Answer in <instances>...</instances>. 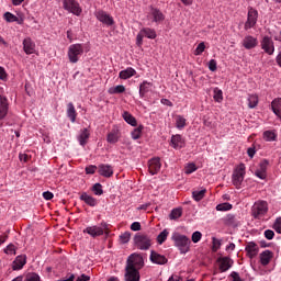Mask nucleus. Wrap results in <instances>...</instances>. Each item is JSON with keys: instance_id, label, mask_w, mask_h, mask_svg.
<instances>
[{"instance_id": "nucleus-1", "label": "nucleus", "mask_w": 281, "mask_h": 281, "mask_svg": "<svg viewBox=\"0 0 281 281\" xmlns=\"http://www.w3.org/2000/svg\"><path fill=\"white\" fill-rule=\"evenodd\" d=\"M133 246L140 251H148L153 247V239L144 233H136L133 237Z\"/></svg>"}, {"instance_id": "nucleus-2", "label": "nucleus", "mask_w": 281, "mask_h": 281, "mask_svg": "<svg viewBox=\"0 0 281 281\" xmlns=\"http://www.w3.org/2000/svg\"><path fill=\"white\" fill-rule=\"evenodd\" d=\"M171 240H173L175 247L179 249L180 254H188V251H190V245H192V241L188 236L175 232L171 236Z\"/></svg>"}, {"instance_id": "nucleus-3", "label": "nucleus", "mask_w": 281, "mask_h": 281, "mask_svg": "<svg viewBox=\"0 0 281 281\" xmlns=\"http://www.w3.org/2000/svg\"><path fill=\"white\" fill-rule=\"evenodd\" d=\"M245 164H239V166L234 170L232 176L233 186L240 188L243 181H245Z\"/></svg>"}, {"instance_id": "nucleus-4", "label": "nucleus", "mask_w": 281, "mask_h": 281, "mask_svg": "<svg viewBox=\"0 0 281 281\" xmlns=\"http://www.w3.org/2000/svg\"><path fill=\"white\" fill-rule=\"evenodd\" d=\"M267 212H269L267 201L256 202L251 209L254 218H260V216H265Z\"/></svg>"}, {"instance_id": "nucleus-5", "label": "nucleus", "mask_w": 281, "mask_h": 281, "mask_svg": "<svg viewBox=\"0 0 281 281\" xmlns=\"http://www.w3.org/2000/svg\"><path fill=\"white\" fill-rule=\"evenodd\" d=\"M139 270L133 266V263L130 261L127 266H125V274L124 280L125 281H139L140 280Z\"/></svg>"}, {"instance_id": "nucleus-6", "label": "nucleus", "mask_w": 281, "mask_h": 281, "mask_svg": "<svg viewBox=\"0 0 281 281\" xmlns=\"http://www.w3.org/2000/svg\"><path fill=\"white\" fill-rule=\"evenodd\" d=\"M81 54H85L82 44H72L69 46L68 57L70 63H78V56H81Z\"/></svg>"}, {"instance_id": "nucleus-7", "label": "nucleus", "mask_w": 281, "mask_h": 281, "mask_svg": "<svg viewBox=\"0 0 281 281\" xmlns=\"http://www.w3.org/2000/svg\"><path fill=\"white\" fill-rule=\"evenodd\" d=\"M63 5L64 10H67V12L75 14V16H80V14H82L80 3H78L76 0H64Z\"/></svg>"}, {"instance_id": "nucleus-8", "label": "nucleus", "mask_w": 281, "mask_h": 281, "mask_svg": "<svg viewBox=\"0 0 281 281\" xmlns=\"http://www.w3.org/2000/svg\"><path fill=\"white\" fill-rule=\"evenodd\" d=\"M130 262L133 265L134 269H137V271H139V269L144 267V257L142 256V254L133 252L128 256L126 260V266H128Z\"/></svg>"}, {"instance_id": "nucleus-9", "label": "nucleus", "mask_w": 281, "mask_h": 281, "mask_svg": "<svg viewBox=\"0 0 281 281\" xmlns=\"http://www.w3.org/2000/svg\"><path fill=\"white\" fill-rule=\"evenodd\" d=\"M258 23V10L254 8H248L247 21L245 23V30H251Z\"/></svg>"}, {"instance_id": "nucleus-10", "label": "nucleus", "mask_w": 281, "mask_h": 281, "mask_svg": "<svg viewBox=\"0 0 281 281\" xmlns=\"http://www.w3.org/2000/svg\"><path fill=\"white\" fill-rule=\"evenodd\" d=\"M261 49H263V52L268 54V56H273V53L276 52L273 40H271V37L269 36H265L261 41Z\"/></svg>"}, {"instance_id": "nucleus-11", "label": "nucleus", "mask_w": 281, "mask_h": 281, "mask_svg": "<svg viewBox=\"0 0 281 281\" xmlns=\"http://www.w3.org/2000/svg\"><path fill=\"white\" fill-rule=\"evenodd\" d=\"M217 262L220 265L221 273H225V271H229V269L234 267V259H231L229 257H220L217 258Z\"/></svg>"}, {"instance_id": "nucleus-12", "label": "nucleus", "mask_w": 281, "mask_h": 281, "mask_svg": "<svg viewBox=\"0 0 281 281\" xmlns=\"http://www.w3.org/2000/svg\"><path fill=\"white\" fill-rule=\"evenodd\" d=\"M245 251H246L248 258H250V260H254V258H256V256H258L260 248L258 247V244H256L255 241H248L245 247Z\"/></svg>"}, {"instance_id": "nucleus-13", "label": "nucleus", "mask_w": 281, "mask_h": 281, "mask_svg": "<svg viewBox=\"0 0 281 281\" xmlns=\"http://www.w3.org/2000/svg\"><path fill=\"white\" fill-rule=\"evenodd\" d=\"M150 262L154 265H167L168 263V258L166 256L158 254L155 250L150 251L149 256Z\"/></svg>"}, {"instance_id": "nucleus-14", "label": "nucleus", "mask_w": 281, "mask_h": 281, "mask_svg": "<svg viewBox=\"0 0 281 281\" xmlns=\"http://www.w3.org/2000/svg\"><path fill=\"white\" fill-rule=\"evenodd\" d=\"M148 166H149V173L151 176H155L157 175V172H159V170H161V159L159 157L151 158L148 161Z\"/></svg>"}, {"instance_id": "nucleus-15", "label": "nucleus", "mask_w": 281, "mask_h": 281, "mask_svg": "<svg viewBox=\"0 0 281 281\" xmlns=\"http://www.w3.org/2000/svg\"><path fill=\"white\" fill-rule=\"evenodd\" d=\"M95 16H97L98 21H100L104 25H114L115 24V21L113 20V16H110L104 11H98L95 13Z\"/></svg>"}, {"instance_id": "nucleus-16", "label": "nucleus", "mask_w": 281, "mask_h": 281, "mask_svg": "<svg viewBox=\"0 0 281 281\" xmlns=\"http://www.w3.org/2000/svg\"><path fill=\"white\" fill-rule=\"evenodd\" d=\"M9 110L10 103H8V98L0 94V121L5 120Z\"/></svg>"}, {"instance_id": "nucleus-17", "label": "nucleus", "mask_w": 281, "mask_h": 281, "mask_svg": "<svg viewBox=\"0 0 281 281\" xmlns=\"http://www.w3.org/2000/svg\"><path fill=\"white\" fill-rule=\"evenodd\" d=\"M27 263V256L25 255H20L15 258V260L12 263V269L13 271H19L25 267Z\"/></svg>"}, {"instance_id": "nucleus-18", "label": "nucleus", "mask_w": 281, "mask_h": 281, "mask_svg": "<svg viewBox=\"0 0 281 281\" xmlns=\"http://www.w3.org/2000/svg\"><path fill=\"white\" fill-rule=\"evenodd\" d=\"M83 234H89L92 238H98V236H103L104 231H102V227L99 226H88L83 229Z\"/></svg>"}, {"instance_id": "nucleus-19", "label": "nucleus", "mask_w": 281, "mask_h": 281, "mask_svg": "<svg viewBox=\"0 0 281 281\" xmlns=\"http://www.w3.org/2000/svg\"><path fill=\"white\" fill-rule=\"evenodd\" d=\"M99 175H101V177H105L106 179L113 177V166L104 164L99 165Z\"/></svg>"}, {"instance_id": "nucleus-20", "label": "nucleus", "mask_w": 281, "mask_h": 281, "mask_svg": "<svg viewBox=\"0 0 281 281\" xmlns=\"http://www.w3.org/2000/svg\"><path fill=\"white\" fill-rule=\"evenodd\" d=\"M23 50L27 55L34 54V52H36V44L32 42V38L26 37L23 40Z\"/></svg>"}, {"instance_id": "nucleus-21", "label": "nucleus", "mask_w": 281, "mask_h": 281, "mask_svg": "<svg viewBox=\"0 0 281 281\" xmlns=\"http://www.w3.org/2000/svg\"><path fill=\"white\" fill-rule=\"evenodd\" d=\"M243 46L245 47V49H254V47L258 46V38L248 35L244 38Z\"/></svg>"}, {"instance_id": "nucleus-22", "label": "nucleus", "mask_w": 281, "mask_h": 281, "mask_svg": "<svg viewBox=\"0 0 281 281\" xmlns=\"http://www.w3.org/2000/svg\"><path fill=\"white\" fill-rule=\"evenodd\" d=\"M80 201H83L86 205H89L90 207H95V205H98V200L89 195L87 192H83L80 195Z\"/></svg>"}, {"instance_id": "nucleus-23", "label": "nucleus", "mask_w": 281, "mask_h": 281, "mask_svg": "<svg viewBox=\"0 0 281 281\" xmlns=\"http://www.w3.org/2000/svg\"><path fill=\"white\" fill-rule=\"evenodd\" d=\"M260 262L263 267H267L269 262H271V258H273V251L271 250H263L260 256Z\"/></svg>"}, {"instance_id": "nucleus-24", "label": "nucleus", "mask_w": 281, "mask_h": 281, "mask_svg": "<svg viewBox=\"0 0 281 281\" xmlns=\"http://www.w3.org/2000/svg\"><path fill=\"white\" fill-rule=\"evenodd\" d=\"M136 74L137 71L134 68L128 67L125 70L120 71L119 78H121V80H128V78H133Z\"/></svg>"}, {"instance_id": "nucleus-25", "label": "nucleus", "mask_w": 281, "mask_h": 281, "mask_svg": "<svg viewBox=\"0 0 281 281\" xmlns=\"http://www.w3.org/2000/svg\"><path fill=\"white\" fill-rule=\"evenodd\" d=\"M151 87H153V82L143 81L139 85V97L145 98L146 93H148V91H150Z\"/></svg>"}, {"instance_id": "nucleus-26", "label": "nucleus", "mask_w": 281, "mask_h": 281, "mask_svg": "<svg viewBox=\"0 0 281 281\" xmlns=\"http://www.w3.org/2000/svg\"><path fill=\"white\" fill-rule=\"evenodd\" d=\"M89 137H91V133H89V128H83L78 137L80 146H86Z\"/></svg>"}, {"instance_id": "nucleus-27", "label": "nucleus", "mask_w": 281, "mask_h": 281, "mask_svg": "<svg viewBox=\"0 0 281 281\" xmlns=\"http://www.w3.org/2000/svg\"><path fill=\"white\" fill-rule=\"evenodd\" d=\"M76 108L74 106V103L67 104V117H69L70 122H76L77 117Z\"/></svg>"}, {"instance_id": "nucleus-28", "label": "nucleus", "mask_w": 281, "mask_h": 281, "mask_svg": "<svg viewBox=\"0 0 281 281\" xmlns=\"http://www.w3.org/2000/svg\"><path fill=\"white\" fill-rule=\"evenodd\" d=\"M271 106H272V111L274 113V115H277L279 119L281 116V98L279 99H274L272 102H271Z\"/></svg>"}, {"instance_id": "nucleus-29", "label": "nucleus", "mask_w": 281, "mask_h": 281, "mask_svg": "<svg viewBox=\"0 0 281 281\" xmlns=\"http://www.w3.org/2000/svg\"><path fill=\"white\" fill-rule=\"evenodd\" d=\"M224 224L228 227H238V222H236V216L234 214L226 215Z\"/></svg>"}, {"instance_id": "nucleus-30", "label": "nucleus", "mask_w": 281, "mask_h": 281, "mask_svg": "<svg viewBox=\"0 0 281 281\" xmlns=\"http://www.w3.org/2000/svg\"><path fill=\"white\" fill-rule=\"evenodd\" d=\"M123 120L131 126H137V119H135V116H133V114H131L130 112L125 111L123 113Z\"/></svg>"}, {"instance_id": "nucleus-31", "label": "nucleus", "mask_w": 281, "mask_h": 281, "mask_svg": "<svg viewBox=\"0 0 281 281\" xmlns=\"http://www.w3.org/2000/svg\"><path fill=\"white\" fill-rule=\"evenodd\" d=\"M181 216H183V209H181V207L171 210V212L169 214L170 221H177V220L181 218Z\"/></svg>"}, {"instance_id": "nucleus-32", "label": "nucleus", "mask_w": 281, "mask_h": 281, "mask_svg": "<svg viewBox=\"0 0 281 281\" xmlns=\"http://www.w3.org/2000/svg\"><path fill=\"white\" fill-rule=\"evenodd\" d=\"M171 146L173 148H183V142L181 135H172L171 136Z\"/></svg>"}, {"instance_id": "nucleus-33", "label": "nucleus", "mask_w": 281, "mask_h": 281, "mask_svg": "<svg viewBox=\"0 0 281 281\" xmlns=\"http://www.w3.org/2000/svg\"><path fill=\"white\" fill-rule=\"evenodd\" d=\"M151 14L155 23H160V21H164L166 19L164 13L159 9H153Z\"/></svg>"}, {"instance_id": "nucleus-34", "label": "nucleus", "mask_w": 281, "mask_h": 281, "mask_svg": "<svg viewBox=\"0 0 281 281\" xmlns=\"http://www.w3.org/2000/svg\"><path fill=\"white\" fill-rule=\"evenodd\" d=\"M3 19L7 23H19V18L9 11L3 14Z\"/></svg>"}, {"instance_id": "nucleus-35", "label": "nucleus", "mask_w": 281, "mask_h": 281, "mask_svg": "<svg viewBox=\"0 0 281 281\" xmlns=\"http://www.w3.org/2000/svg\"><path fill=\"white\" fill-rule=\"evenodd\" d=\"M249 109H256L258 106V94H250L248 97Z\"/></svg>"}, {"instance_id": "nucleus-36", "label": "nucleus", "mask_w": 281, "mask_h": 281, "mask_svg": "<svg viewBox=\"0 0 281 281\" xmlns=\"http://www.w3.org/2000/svg\"><path fill=\"white\" fill-rule=\"evenodd\" d=\"M140 34H143V36H146L147 38H157V33L153 29H143L140 31Z\"/></svg>"}, {"instance_id": "nucleus-37", "label": "nucleus", "mask_w": 281, "mask_h": 281, "mask_svg": "<svg viewBox=\"0 0 281 281\" xmlns=\"http://www.w3.org/2000/svg\"><path fill=\"white\" fill-rule=\"evenodd\" d=\"M124 91H126V88L123 85H119L116 87L110 88L108 92L111 95H115L117 93H124Z\"/></svg>"}, {"instance_id": "nucleus-38", "label": "nucleus", "mask_w": 281, "mask_h": 281, "mask_svg": "<svg viewBox=\"0 0 281 281\" xmlns=\"http://www.w3.org/2000/svg\"><path fill=\"white\" fill-rule=\"evenodd\" d=\"M205 192H207L206 189H202L201 191H193L192 198L194 199V201H202V199L205 198Z\"/></svg>"}, {"instance_id": "nucleus-39", "label": "nucleus", "mask_w": 281, "mask_h": 281, "mask_svg": "<svg viewBox=\"0 0 281 281\" xmlns=\"http://www.w3.org/2000/svg\"><path fill=\"white\" fill-rule=\"evenodd\" d=\"M92 192L95 194V196H102L104 194V190L102 189V184L100 182H97L92 186Z\"/></svg>"}, {"instance_id": "nucleus-40", "label": "nucleus", "mask_w": 281, "mask_h": 281, "mask_svg": "<svg viewBox=\"0 0 281 281\" xmlns=\"http://www.w3.org/2000/svg\"><path fill=\"white\" fill-rule=\"evenodd\" d=\"M168 229H164L158 236H157V243L158 245H164L166 240L168 239Z\"/></svg>"}, {"instance_id": "nucleus-41", "label": "nucleus", "mask_w": 281, "mask_h": 281, "mask_svg": "<svg viewBox=\"0 0 281 281\" xmlns=\"http://www.w3.org/2000/svg\"><path fill=\"white\" fill-rule=\"evenodd\" d=\"M233 205L229 204L228 202H224L222 204L216 205L217 212H229L232 210Z\"/></svg>"}, {"instance_id": "nucleus-42", "label": "nucleus", "mask_w": 281, "mask_h": 281, "mask_svg": "<svg viewBox=\"0 0 281 281\" xmlns=\"http://www.w3.org/2000/svg\"><path fill=\"white\" fill-rule=\"evenodd\" d=\"M131 236H132L131 232H125V233L121 234L120 235V243H121V245L128 244L130 240H131Z\"/></svg>"}, {"instance_id": "nucleus-43", "label": "nucleus", "mask_w": 281, "mask_h": 281, "mask_svg": "<svg viewBox=\"0 0 281 281\" xmlns=\"http://www.w3.org/2000/svg\"><path fill=\"white\" fill-rule=\"evenodd\" d=\"M142 131H144V125H139L138 127L134 128L131 133L133 139H139L142 137Z\"/></svg>"}, {"instance_id": "nucleus-44", "label": "nucleus", "mask_w": 281, "mask_h": 281, "mask_svg": "<svg viewBox=\"0 0 281 281\" xmlns=\"http://www.w3.org/2000/svg\"><path fill=\"white\" fill-rule=\"evenodd\" d=\"M213 93H214L213 98L215 102H223V90L218 88H214Z\"/></svg>"}, {"instance_id": "nucleus-45", "label": "nucleus", "mask_w": 281, "mask_h": 281, "mask_svg": "<svg viewBox=\"0 0 281 281\" xmlns=\"http://www.w3.org/2000/svg\"><path fill=\"white\" fill-rule=\"evenodd\" d=\"M276 137H277L276 133H273L271 131H266L263 133V139L266 142H276Z\"/></svg>"}, {"instance_id": "nucleus-46", "label": "nucleus", "mask_w": 281, "mask_h": 281, "mask_svg": "<svg viewBox=\"0 0 281 281\" xmlns=\"http://www.w3.org/2000/svg\"><path fill=\"white\" fill-rule=\"evenodd\" d=\"M24 281H41V276L36 272H29Z\"/></svg>"}, {"instance_id": "nucleus-47", "label": "nucleus", "mask_w": 281, "mask_h": 281, "mask_svg": "<svg viewBox=\"0 0 281 281\" xmlns=\"http://www.w3.org/2000/svg\"><path fill=\"white\" fill-rule=\"evenodd\" d=\"M186 175H192V172H196V165L194 162L188 164V166L184 168Z\"/></svg>"}, {"instance_id": "nucleus-48", "label": "nucleus", "mask_w": 281, "mask_h": 281, "mask_svg": "<svg viewBox=\"0 0 281 281\" xmlns=\"http://www.w3.org/2000/svg\"><path fill=\"white\" fill-rule=\"evenodd\" d=\"M205 52V43L201 42L198 47L195 48L194 55L195 56H201Z\"/></svg>"}, {"instance_id": "nucleus-49", "label": "nucleus", "mask_w": 281, "mask_h": 281, "mask_svg": "<svg viewBox=\"0 0 281 281\" xmlns=\"http://www.w3.org/2000/svg\"><path fill=\"white\" fill-rule=\"evenodd\" d=\"M176 124H177V128H184L186 127V119L181 115L177 116Z\"/></svg>"}, {"instance_id": "nucleus-50", "label": "nucleus", "mask_w": 281, "mask_h": 281, "mask_svg": "<svg viewBox=\"0 0 281 281\" xmlns=\"http://www.w3.org/2000/svg\"><path fill=\"white\" fill-rule=\"evenodd\" d=\"M201 238H203V234H201L199 231L194 232L191 236L192 243H199Z\"/></svg>"}, {"instance_id": "nucleus-51", "label": "nucleus", "mask_w": 281, "mask_h": 281, "mask_svg": "<svg viewBox=\"0 0 281 281\" xmlns=\"http://www.w3.org/2000/svg\"><path fill=\"white\" fill-rule=\"evenodd\" d=\"M273 229L277 232V234H281V217L276 218Z\"/></svg>"}, {"instance_id": "nucleus-52", "label": "nucleus", "mask_w": 281, "mask_h": 281, "mask_svg": "<svg viewBox=\"0 0 281 281\" xmlns=\"http://www.w3.org/2000/svg\"><path fill=\"white\" fill-rule=\"evenodd\" d=\"M117 140H119L117 134H115V133L108 134L109 144H117Z\"/></svg>"}, {"instance_id": "nucleus-53", "label": "nucleus", "mask_w": 281, "mask_h": 281, "mask_svg": "<svg viewBox=\"0 0 281 281\" xmlns=\"http://www.w3.org/2000/svg\"><path fill=\"white\" fill-rule=\"evenodd\" d=\"M4 254H13L16 255V247L14 244H9L7 248L4 249Z\"/></svg>"}, {"instance_id": "nucleus-54", "label": "nucleus", "mask_w": 281, "mask_h": 281, "mask_svg": "<svg viewBox=\"0 0 281 281\" xmlns=\"http://www.w3.org/2000/svg\"><path fill=\"white\" fill-rule=\"evenodd\" d=\"M268 166H269V160L268 159H263L259 164V170H261L262 172H267Z\"/></svg>"}, {"instance_id": "nucleus-55", "label": "nucleus", "mask_w": 281, "mask_h": 281, "mask_svg": "<svg viewBox=\"0 0 281 281\" xmlns=\"http://www.w3.org/2000/svg\"><path fill=\"white\" fill-rule=\"evenodd\" d=\"M212 240H213V251H218V249H221V239L213 237Z\"/></svg>"}, {"instance_id": "nucleus-56", "label": "nucleus", "mask_w": 281, "mask_h": 281, "mask_svg": "<svg viewBox=\"0 0 281 281\" xmlns=\"http://www.w3.org/2000/svg\"><path fill=\"white\" fill-rule=\"evenodd\" d=\"M132 232H142V224L139 222H133L131 224Z\"/></svg>"}, {"instance_id": "nucleus-57", "label": "nucleus", "mask_w": 281, "mask_h": 281, "mask_svg": "<svg viewBox=\"0 0 281 281\" xmlns=\"http://www.w3.org/2000/svg\"><path fill=\"white\" fill-rule=\"evenodd\" d=\"M274 236L276 233L272 229L265 231V238H267V240H273Z\"/></svg>"}, {"instance_id": "nucleus-58", "label": "nucleus", "mask_w": 281, "mask_h": 281, "mask_svg": "<svg viewBox=\"0 0 281 281\" xmlns=\"http://www.w3.org/2000/svg\"><path fill=\"white\" fill-rule=\"evenodd\" d=\"M95 170H98V167L94 165L86 167V175H95Z\"/></svg>"}, {"instance_id": "nucleus-59", "label": "nucleus", "mask_w": 281, "mask_h": 281, "mask_svg": "<svg viewBox=\"0 0 281 281\" xmlns=\"http://www.w3.org/2000/svg\"><path fill=\"white\" fill-rule=\"evenodd\" d=\"M143 43H144V33H138L136 36L137 47H142Z\"/></svg>"}, {"instance_id": "nucleus-60", "label": "nucleus", "mask_w": 281, "mask_h": 281, "mask_svg": "<svg viewBox=\"0 0 281 281\" xmlns=\"http://www.w3.org/2000/svg\"><path fill=\"white\" fill-rule=\"evenodd\" d=\"M255 175H256V177H258V179H267V171H262L260 169H257Z\"/></svg>"}, {"instance_id": "nucleus-61", "label": "nucleus", "mask_w": 281, "mask_h": 281, "mask_svg": "<svg viewBox=\"0 0 281 281\" xmlns=\"http://www.w3.org/2000/svg\"><path fill=\"white\" fill-rule=\"evenodd\" d=\"M217 64H216V59H211L210 61H209V69H210V71H216V69H217V66H216Z\"/></svg>"}, {"instance_id": "nucleus-62", "label": "nucleus", "mask_w": 281, "mask_h": 281, "mask_svg": "<svg viewBox=\"0 0 281 281\" xmlns=\"http://www.w3.org/2000/svg\"><path fill=\"white\" fill-rule=\"evenodd\" d=\"M43 196H44L45 201H52V199H54V193H52L49 191H45V192H43Z\"/></svg>"}, {"instance_id": "nucleus-63", "label": "nucleus", "mask_w": 281, "mask_h": 281, "mask_svg": "<svg viewBox=\"0 0 281 281\" xmlns=\"http://www.w3.org/2000/svg\"><path fill=\"white\" fill-rule=\"evenodd\" d=\"M231 278H233V281H243V279L240 278V274L236 271H233L231 273Z\"/></svg>"}, {"instance_id": "nucleus-64", "label": "nucleus", "mask_w": 281, "mask_h": 281, "mask_svg": "<svg viewBox=\"0 0 281 281\" xmlns=\"http://www.w3.org/2000/svg\"><path fill=\"white\" fill-rule=\"evenodd\" d=\"M90 280H91V277H89V276H87L85 273H82L80 277H78L76 279V281H90Z\"/></svg>"}]
</instances>
